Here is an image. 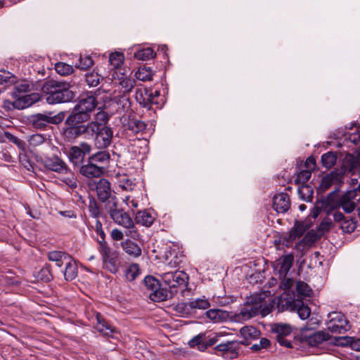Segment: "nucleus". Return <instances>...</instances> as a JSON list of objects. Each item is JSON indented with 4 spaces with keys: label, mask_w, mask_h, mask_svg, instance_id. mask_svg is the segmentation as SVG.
Listing matches in <instances>:
<instances>
[{
    "label": "nucleus",
    "mask_w": 360,
    "mask_h": 360,
    "mask_svg": "<svg viewBox=\"0 0 360 360\" xmlns=\"http://www.w3.org/2000/svg\"><path fill=\"white\" fill-rule=\"evenodd\" d=\"M97 241L98 243V250L101 255V257L110 254L111 252L110 248L108 247L107 242L105 241V237L103 238H97Z\"/></svg>",
    "instance_id": "nucleus-61"
},
{
    "label": "nucleus",
    "mask_w": 360,
    "mask_h": 360,
    "mask_svg": "<svg viewBox=\"0 0 360 360\" xmlns=\"http://www.w3.org/2000/svg\"><path fill=\"white\" fill-rule=\"evenodd\" d=\"M290 207V197L286 193L276 194L273 198V208L278 213H285Z\"/></svg>",
    "instance_id": "nucleus-23"
},
{
    "label": "nucleus",
    "mask_w": 360,
    "mask_h": 360,
    "mask_svg": "<svg viewBox=\"0 0 360 360\" xmlns=\"http://www.w3.org/2000/svg\"><path fill=\"white\" fill-rule=\"evenodd\" d=\"M84 115L72 110L65 120L62 136L65 141L73 143L78 138L89 132L91 122Z\"/></svg>",
    "instance_id": "nucleus-3"
},
{
    "label": "nucleus",
    "mask_w": 360,
    "mask_h": 360,
    "mask_svg": "<svg viewBox=\"0 0 360 360\" xmlns=\"http://www.w3.org/2000/svg\"><path fill=\"white\" fill-rule=\"evenodd\" d=\"M92 147L87 142L82 141L79 146L70 148L68 158L75 168H79L85 161V156L90 154Z\"/></svg>",
    "instance_id": "nucleus-12"
},
{
    "label": "nucleus",
    "mask_w": 360,
    "mask_h": 360,
    "mask_svg": "<svg viewBox=\"0 0 360 360\" xmlns=\"http://www.w3.org/2000/svg\"><path fill=\"white\" fill-rule=\"evenodd\" d=\"M89 201L87 207L90 216L96 219H98V218L101 216V208L94 196H89Z\"/></svg>",
    "instance_id": "nucleus-37"
},
{
    "label": "nucleus",
    "mask_w": 360,
    "mask_h": 360,
    "mask_svg": "<svg viewBox=\"0 0 360 360\" xmlns=\"http://www.w3.org/2000/svg\"><path fill=\"white\" fill-rule=\"evenodd\" d=\"M127 135L134 136L139 133H143L147 128V124L137 118L136 116H129L127 123L123 125Z\"/></svg>",
    "instance_id": "nucleus-18"
},
{
    "label": "nucleus",
    "mask_w": 360,
    "mask_h": 360,
    "mask_svg": "<svg viewBox=\"0 0 360 360\" xmlns=\"http://www.w3.org/2000/svg\"><path fill=\"white\" fill-rule=\"evenodd\" d=\"M124 56L121 52L115 51L110 54L109 62L110 65L115 69L121 68L124 64Z\"/></svg>",
    "instance_id": "nucleus-44"
},
{
    "label": "nucleus",
    "mask_w": 360,
    "mask_h": 360,
    "mask_svg": "<svg viewBox=\"0 0 360 360\" xmlns=\"http://www.w3.org/2000/svg\"><path fill=\"white\" fill-rule=\"evenodd\" d=\"M56 71L60 75H69L73 72V67L68 63L58 62L55 64Z\"/></svg>",
    "instance_id": "nucleus-49"
},
{
    "label": "nucleus",
    "mask_w": 360,
    "mask_h": 360,
    "mask_svg": "<svg viewBox=\"0 0 360 360\" xmlns=\"http://www.w3.org/2000/svg\"><path fill=\"white\" fill-rule=\"evenodd\" d=\"M214 353L224 358L234 359L238 354V343L237 341H227L219 343L214 347Z\"/></svg>",
    "instance_id": "nucleus-17"
},
{
    "label": "nucleus",
    "mask_w": 360,
    "mask_h": 360,
    "mask_svg": "<svg viewBox=\"0 0 360 360\" xmlns=\"http://www.w3.org/2000/svg\"><path fill=\"white\" fill-rule=\"evenodd\" d=\"M41 163L45 169L59 174H66L69 171L65 162L58 156L46 158L41 160Z\"/></svg>",
    "instance_id": "nucleus-20"
},
{
    "label": "nucleus",
    "mask_w": 360,
    "mask_h": 360,
    "mask_svg": "<svg viewBox=\"0 0 360 360\" xmlns=\"http://www.w3.org/2000/svg\"><path fill=\"white\" fill-rule=\"evenodd\" d=\"M51 112L32 114L27 117V124L36 130H48L50 124L58 125L65 119V112H60L52 115Z\"/></svg>",
    "instance_id": "nucleus-6"
},
{
    "label": "nucleus",
    "mask_w": 360,
    "mask_h": 360,
    "mask_svg": "<svg viewBox=\"0 0 360 360\" xmlns=\"http://www.w3.org/2000/svg\"><path fill=\"white\" fill-rule=\"evenodd\" d=\"M165 291H167V288H166V286L165 285H163V281L162 283L160 282V286L158 288H155L153 290V292L150 293L149 297L151 300H153V302H163V301H165L167 300H170V298L161 299L162 297L158 296V295H160L159 293H160L162 292H164Z\"/></svg>",
    "instance_id": "nucleus-47"
},
{
    "label": "nucleus",
    "mask_w": 360,
    "mask_h": 360,
    "mask_svg": "<svg viewBox=\"0 0 360 360\" xmlns=\"http://www.w3.org/2000/svg\"><path fill=\"white\" fill-rule=\"evenodd\" d=\"M241 336L245 339L241 343L244 345H249V340H256L259 338L261 333L252 326H243L240 329Z\"/></svg>",
    "instance_id": "nucleus-28"
},
{
    "label": "nucleus",
    "mask_w": 360,
    "mask_h": 360,
    "mask_svg": "<svg viewBox=\"0 0 360 360\" xmlns=\"http://www.w3.org/2000/svg\"><path fill=\"white\" fill-rule=\"evenodd\" d=\"M307 226L303 221H295L293 226L291 228L288 236L283 237V243L287 247L292 245L293 241L300 238L307 231Z\"/></svg>",
    "instance_id": "nucleus-22"
},
{
    "label": "nucleus",
    "mask_w": 360,
    "mask_h": 360,
    "mask_svg": "<svg viewBox=\"0 0 360 360\" xmlns=\"http://www.w3.org/2000/svg\"><path fill=\"white\" fill-rule=\"evenodd\" d=\"M137 223L141 224L145 226H150L152 225L154 221V218L147 211L138 212L136 216Z\"/></svg>",
    "instance_id": "nucleus-41"
},
{
    "label": "nucleus",
    "mask_w": 360,
    "mask_h": 360,
    "mask_svg": "<svg viewBox=\"0 0 360 360\" xmlns=\"http://www.w3.org/2000/svg\"><path fill=\"white\" fill-rule=\"evenodd\" d=\"M13 98L14 101L11 103L13 108L22 110L38 102L41 98V96L38 93H30L20 95V96Z\"/></svg>",
    "instance_id": "nucleus-19"
},
{
    "label": "nucleus",
    "mask_w": 360,
    "mask_h": 360,
    "mask_svg": "<svg viewBox=\"0 0 360 360\" xmlns=\"http://www.w3.org/2000/svg\"><path fill=\"white\" fill-rule=\"evenodd\" d=\"M32 89V86L27 81H22L15 86L11 95L13 98H15L20 96V95L28 94Z\"/></svg>",
    "instance_id": "nucleus-36"
},
{
    "label": "nucleus",
    "mask_w": 360,
    "mask_h": 360,
    "mask_svg": "<svg viewBox=\"0 0 360 360\" xmlns=\"http://www.w3.org/2000/svg\"><path fill=\"white\" fill-rule=\"evenodd\" d=\"M141 270L139 268V265L138 264L134 263L129 266V267L125 271V276L126 278L132 281L136 278V277L140 274Z\"/></svg>",
    "instance_id": "nucleus-48"
},
{
    "label": "nucleus",
    "mask_w": 360,
    "mask_h": 360,
    "mask_svg": "<svg viewBox=\"0 0 360 360\" xmlns=\"http://www.w3.org/2000/svg\"><path fill=\"white\" fill-rule=\"evenodd\" d=\"M6 139H8L10 141L15 143L19 149L22 150V151L25 150V143L24 141L18 139L17 136L13 135L12 134L9 132H6Z\"/></svg>",
    "instance_id": "nucleus-64"
},
{
    "label": "nucleus",
    "mask_w": 360,
    "mask_h": 360,
    "mask_svg": "<svg viewBox=\"0 0 360 360\" xmlns=\"http://www.w3.org/2000/svg\"><path fill=\"white\" fill-rule=\"evenodd\" d=\"M331 336L323 330L314 331L312 328L305 326L300 330V341L310 347H318L326 341L331 339Z\"/></svg>",
    "instance_id": "nucleus-8"
},
{
    "label": "nucleus",
    "mask_w": 360,
    "mask_h": 360,
    "mask_svg": "<svg viewBox=\"0 0 360 360\" xmlns=\"http://www.w3.org/2000/svg\"><path fill=\"white\" fill-rule=\"evenodd\" d=\"M333 216L334 221L340 224V229L343 232L351 233L356 229L357 221L354 218H347L340 211L334 212V213H333Z\"/></svg>",
    "instance_id": "nucleus-21"
},
{
    "label": "nucleus",
    "mask_w": 360,
    "mask_h": 360,
    "mask_svg": "<svg viewBox=\"0 0 360 360\" xmlns=\"http://www.w3.org/2000/svg\"><path fill=\"white\" fill-rule=\"evenodd\" d=\"M101 79H103V77L94 71L85 75V81L89 86H98Z\"/></svg>",
    "instance_id": "nucleus-50"
},
{
    "label": "nucleus",
    "mask_w": 360,
    "mask_h": 360,
    "mask_svg": "<svg viewBox=\"0 0 360 360\" xmlns=\"http://www.w3.org/2000/svg\"><path fill=\"white\" fill-rule=\"evenodd\" d=\"M124 228L126 229V230L124 231V234L126 236L129 238L128 239H133L137 241H139L141 240V235L139 233L137 229L135 227L134 223L132 226Z\"/></svg>",
    "instance_id": "nucleus-59"
},
{
    "label": "nucleus",
    "mask_w": 360,
    "mask_h": 360,
    "mask_svg": "<svg viewBox=\"0 0 360 360\" xmlns=\"http://www.w3.org/2000/svg\"><path fill=\"white\" fill-rule=\"evenodd\" d=\"M354 191H347L340 195L339 189L328 193V196L321 200V208L329 214L332 211L342 208L345 213H352L356 208Z\"/></svg>",
    "instance_id": "nucleus-4"
},
{
    "label": "nucleus",
    "mask_w": 360,
    "mask_h": 360,
    "mask_svg": "<svg viewBox=\"0 0 360 360\" xmlns=\"http://www.w3.org/2000/svg\"><path fill=\"white\" fill-rule=\"evenodd\" d=\"M152 97V90L147 88H139L136 90L135 99L143 108L150 110V98Z\"/></svg>",
    "instance_id": "nucleus-29"
},
{
    "label": "nucleus",
    "mask_w": 360,
    "mask_h": 360,
    "mask_svg": "<svg viewBox=\"0 0 360 360\" xmlns=\"http://www.w3.org/2000/svg\"><path fill=\"white\" fill-rule=\"evenodd\" d=\"M337 159L336 152L328 151L322 155L321 162L323 167L330 169L335 165Z\"/></svg>",
    "instance_id": "nucleus-35"
},
{
    "label": "nucleus",
    "mask_w": 360,
    "mask_h": 360,
    "mask_svg": "<svg viewBox=\"0 0 360 360\" xmlns=\"http://www.w3.org/2000/svg\"><path fill=\"white\" fill-rule=\"evenodd\" d=\"M271 345V342L266 338H262L259 343L254 344L251 346V349L255 352L259 351L262 349H266Z\"/></svg>",
    "instance_id": "nucleus-63"
},
{
    "label": "nucleus",
    "mask_w": 360,
    "mask_h": 360,
    "mask_svg": "<svg viewBox=\"0 0 360 360\" xmlns=\"http://www.w3.org/2000/svg\"><path fill=\"white\" fill-rule=\"evenodd\" d=\"M294 257L292 255H287L276 261V269L278 270L280 276H285L292 267Z\"/></svg>",
    "instance_id": "nucleus-27"
},
{
    "label": "nucleus",
    "mask_w": 360,
    "mask_h": 360,
    "mask_svg": "<svg viewBox=\"0 0 360 360\" xmlns=\"http://www.w3.org/2000/svg\"><path fill=\"white\" fill-rule=\"evenodd\" d=\"M120 85L124 94L129 93L136 85V81L131 78L123 77L120 82Z\"/></svg>",
    "instance_id": "nucleus-55"
},
{
    "label": "nucleus",
    "mask_w": 360,
    "mask_h": 360,
    "mask_svg": "<svg viewBox=\"0 0 360 360\" xmlns=\"http://www.w3.org/2000/svg\"><path fill=\"white\" fill-rule=\"evenodd\" d=\"M298 194L302 200L311 202L313 200L314 189L309 184H302L298 188Z\"/></svg>",
    "instance_id": "nucleus-38"
},
{
    "label": "nucleus",
    "mask_w": 360,
    "mask_h": 360,
    "mask_svg": "<svg viewBox=\"0 0 360 360\" xmlns=\"http://www.w3.org/2000/svg\"><path fill=\"white\" fill-rule=\"evenodd\" d=\"M175 310L182 316H188L193 314L191 301L178 303L175 307Z\"/></svg>",
    "instance_id": "nucleus-46"
},
{
    "label": "nucleus",
    "mask_w": 360,
    "mask_h": 360,
    "mask_svg": "<svg viewBox=\"0 0 360 360\" xmlns=\"http://www.w3.org/2000/svg\"><path fill=\"white\" fill-rule=\"evenodd\" d=\"M71 257L70 255L64 251L52 250L47 253L48 259L55 262L58 267L65 265Z\"/></svg>",
    "instance_id": "nucleus-25"
},
{
    "label": "nucleus",
    "mask_w": 360,
    "mask_h": 360,
    "mask_svg": "<svg viewBox=\"0 0 360 360\" xmlns=\"http://www.w3.org/2000/svg\"><path fill=\"white\" fill-rule=\"evenodd\" d=\"M91 131L95 134L94 143L97 148H106L112 142V131L110 127L97 122H91Z\"/></svg>",
    "instance_id": "nucleus-9"
},
{
    "label": "nucleus",
    "mask_w": 360,
    "mask_h": 360,
    "mask_svg": "<svg viewBox=\"0 0 360 360\" xmlns=\"http://www.w3.org/2000/svg\"><path fill=\"white\" fill-rule=\"evenodd\" d=\"M296 293L297 300H299L311 297L313 295V290L307 283L299 281L296 283Z\"/></svg>",
    "instance_id": "nucleus-34"
},
{
    "label": "nucleus",
    "mask_w": 360,
    "mask_h": 360,
    "mask_svg": "<svg viewBox=\"0 0 360 360\" xmlns=\"http://www.w3.org/2000/svg\"><path fill=\"white\" fill-rule=\"evenodd\" d=\"M94 163L98 165V163H107L110 159V155L108 150L98 151L88 158Z\"/></svg>",
    "instance_id": "nucleus-39"
},
{
    "label": "nucleus",
    "mask_w": 360,
    "mask_h": 360,
    "mask_svg": "<svg viewBox=\"0 0 360 360\" xmlns=\"http://www.w3.org/2000/svg\"><path fill=\"white\" fill-rule=\"evenodd\" d=\"M95 185L98 199L105 204V209H106L112 202L119 200L117 198L113 195L110 183L106 179H100Z\"/></svg>",
    "instance_id": "nucleus-13"
},
{
    "label": "nucleus",
    "mask_w": 360,
    "mask_h": 360,
    "mask_svg": "<svg viewBox=\"0 0 360 360\" xmlns=\"http://www.w3.org/2000/svg\"><path fill=\"white\" fill-rule=\"evenodd\" d=\"M63 272L64 278L67 281H71L77 276V265L72 257L66 263L65 270Z\"/></svg>",
    "instance_id": "nucleus-32"
},
{
    "label": "nucleus",
    "mask_w": 360,
    "mask_h": 360,
    "mask_svg": "<svg viewBox=\"0 0 360 360\" xmlns=\"http://www.w3.org/2000/svg\"><path fill=\"white\" fill-rule=\"evenodd\" d=\"M39 277L44 282H49L53 279L51 273V266L49 264H46L39 272Z\"/></svg>",
    "instance_id": "nucleus-53"
},
{
    "label": "nucleus",
    "mask_w": 360,
    "mask_h": 360,
    "mask_svg": "<svg viewBox=\"0 0 360 360\" xmlns=\"http://www.w3.org/2000/svg\"><path fill=\"white\" fill-rule=\"evenodd\" d=\"M98 101L96 95L92 91H89L81 94L78 98V102L73 108L72 110L88 120L91 119V113L94 111L97 107Z\"/></svg>",
    "instance_id": "nucleus-7"
},
{
    "label": "nucleus",
    "mask_w": 360,
    "mask_h": 360,
    "mask_svg": "<svg viewBox=\"0 0 360 360\" xmlns=\"http://www.w3.org/2000/svg\"><path fill=\"white\" fill-rule=\"evenodd\" d=\"M94 65V60L89 56H80L79 63H76L75 67L77 68L86 70L90 68Z\"/></svg>",
    "instance_id": "nucleus-51"
},
{
    "label": "nucleus",
    "mask_w": 360,
    "mask_h": 360,
    "mask_svg": "<svg viewBox=\"0 0 360 360\" xmlns=\"http://www.w3.org/2000/svg\"><path fill=\"white\" fill-rule=\"evenodd\" d=\"M112 221L123 227L132 226L133 220L129 214L119 207V200L112 202L105 209Z\"/></svg>",
    "instance_id": "nucleus-11"
},
{
    "label": "nucleus",
    "mask_w": 360,
    "mask_h": 360,
    "mask_svg": "<svg viewBox=\"0 0 360 360\" xmlns=\"http://www.w3.org/2000/svg\"><path fill=\"white\" fill-rule=\"evenodd\" d=\"M188 276L184 271H171L162 275L163 285L167 291L159 293L158 296L163 298L172 299L178 292L183 293L187 288Z\"/></svg>",
    "instance_id": "nucleus-5"
},
{
    "label": "nucleus",
    "mask_w": 360,
    "mask_h": 360,
    "mask_svg": "<svg viewBox=\"0 0 360 360\" xmlns=\"http://www.w3.org/2000/svg\"><path fill=\"white\" fill-rule=\"evenodd\" d=\"M311 169H302L297 175L295 183V184H305L311 176Z\"/></svg>",
    "instance_id": "nucleus-52"
},
{
    "label": "nucleus",
    "mask_w": 360,
    "mask_h": 360,
    "mask_svg": "<svg viewBox=\"0 0 360 360\" xmlns=\"http://www.w3.org/2000/svg\"><path fill=\"white\" fill-rule=\"evenodd\" d=\"M96 319L97 321L96 328L104 335L111 336L112 333L114 332L113 327L109 324L108 322L105 319H103V316L98 312H97L96 314Z\"/></svg>",
    "instance_id": "nucleus-31"
},
{
    "label": "nucleus",
    "mask_w": 360,
    "mask_h": 360,
    "mask_svg": "<svg viewBox=\"0 0 360 360\" xmlns=\"http://www.w3.org/2000/svg\"><path fill=\"white\" fill-rule=\"evenodd\" d=\"M135 75L137 79L146 82L152 80L153 73L152 69L150 67H146L144 65L139 68Z\"/></svg>",
    "instance_id": "nucleus-40"
},
{
    "label": "nucleus",
    "mask_w": 360,
    "mask_h": 360,
    "mask_svg": "<svg viewBox=\"0 0 360 360\" xmlns=\"http://www.w3.org/2000/svg\"><path fill=\"white\" fill-rule=\"evenodd\" d=\"M360 167V154L355 156L352 154H347L342 162V168L346 173H354Z\"/></svg>",
    "instance_id": "nucleus-24"
},
{
    "label": "nucleus",
    "mask_w": 360,
    "mask_h": 360,
    "mask_svg": "<svg viewBox=\"0 0 360 360\" xmlns=\"http://www.w3.org/2000/svg\"><path fill=\"white\" fill-rule=\"evenodd\" d=\"M143 283L146 288L151 292L155 288L160 286V281L153 276H147L143 279Z\"/></svg>",
    "instance_id": "nucleus-58"
},
{
    "label": "nucleus",
    "mask_w": 360,
    "mask_h": 360,
    "mask_svg": "<svg viewBox=\"0 0 360 360\" xmlns=\"http://www.w3.org/2000/svg\"><path fill=\"white\" fill-rule=\"evenodd\" d=\"M97 241L98 243V250L101 255V257L110 254L111 252L110 248L108 247L107 242L105 241V237L103 238H97Z\"/></svg>",
    "instance_id": "nucleus-60"
},
{
    "label": "nucleus",
    "mask_w": 360,
    "mask_h": 360,
    "mask_svg": "<svg viewBox=\"0 0 360 360\" xmlns=\"http://www.w3.org/2000/svg\"><path fill=\"white\" fill-rule=\"evenodd\" d=\"M120 186L123 190L131 191L134 189L136 184L127 175H124L120 179Z\"/></svg>",
    "instance_id": "nucleus-56"
},
{
    "label": "nucleus",
    "mask_w": 360,
    "mask_h": 360,
    "mask_svg": "<svg viewBox=\"0 0 360 360\" xmlns=\"http://www.w3.org/2000/svg\"><path fill=\"white\" fill-rule=\"evenodd\" d=\"M205 335L204 334H199L193 338L189 342L188 345L191 348H194L195 347H198L199 350L201 351V346H203L204 338Z\"/></svg>",
    "instance_id": "nucleus-62"
},
{
    "label": "nucleus",
    "mask_w": 360,
    "mask_h": 360,
    "mask_svg": "<svg viewBox=\"0 0 360 360\" xmlns=\"http://www.w3.org/2000/svg\"><path fill=\"white\" fill-rule=\"evenodd\" d=\"M155 56V53L151 48H145L136 51L134 57L138 60H146L153 58Z\"/></svg>",
    "instance_id": "nucleus-42"
},
{
    "label": "nucleus",
    "mask_w": 360,
    "mask_h": 360,
    "mask_svg": "<svg viewBox=\"0 0 360 360\" xmlns=\"http://www.w3.org/2000/svg\"><path fill=\"white\" fill-rule=\"evenodd\" d=\"M271 332L276 335V339L278 342L286 348H293L294 342L289 338L295 336L292 334V327L288 323H276L271 325Z\"/></svg>",
    "instance_id": "nucleus-10"
},
{
    "label": "nucleus",
    "mask_w": 360,
    "mask_h": 360,
    "mask_svg": "<svg viewBox=\"0 0 360 360\" xmlns=\"http://www.w3.org/2000/svg\"><path fill=\"white\" fill-rule=\"evenodd\" d=\"M78 170L81 175L88 179L99 178L104 173L103 167L94 163L89 158L78 168Z\"/></svg>",
    "instance_id": "nucleus-15"
},
{
    "label": "nucleus",
    "mask_w": 360,
    "mask_h": 360,
    "mask_svg": "<svg viewBox=\"0 0 360 360\" xmlns=\"http://www.w3.org/2000/svg\"><path fill=\"white\" fill-rule=\"evenodd\" d=\"M329 321L327 322V329L333 333H345L349 323L346 316L341 312L333 311L328 314Z\"/></svg>",
    "instance_id": "nucleus-14"
},
{
    "label": "nucleus",
    "mask_w": 360,
    "mask_h": 360,
    "mask_svg": "<svg viewBox=\"0 0 360 360\" xmlns=\"http://www.w3.org/2000/svg\"><path fill=\"white\" fill-rule=\"evenodd\" d=\"M319 237L313 230L309 231L302 239L301 243L304 245L312 246L318 240Z\"/></svg>",
    "instance_id": "nucleus-54"
},
{
    "label": "nucleus",
    "mask_w": 360,
    "mask_h": 360,
    "mask_svg": "<svg viewBox=\"0 0 360 360\" xmlns=\"http://www.w3.org/2000/svg\"><path fill=\"white\" fill-rule=\"evenodd\" d=\"M206 318H207L211 322L214 323H219L226 322L228 320L232 321L240 322L243 320H235L233 319L237 314H233L220 309H212L207 310L205 313Z\"/></svg>",
    "instance_id": "nucleus-16"
},
{
    "label": "nucleus",
    "mask_w": 360,
    "mask_h": 360,
    "mask_svg": "<svg viewBox=\"0 0 360 360\" xmlns=\"http://www.w3.org/2000/svg\"><path fill=\"white\" fill-rule=\"evenodd\" d=\"M191 303L193 314L197 309H207L210 307V303L205 297L202 298L192 299L190 300Z\"/></svg>",
    "instance_id": "nucleus-43"
},
{
    "label": "nucleus",
    "mask_w": 360,
    "mask_h": 360,
    "mask_svg": "<svg viewBox=\"0 0 360 360\" xmlns=\"http://www.w3.org/2000/svg\"><path fill=\"white\" fill-rule=\"evenodd\" d=\"M247 302L249 306L242 309L240 313L235 316L233 319L246 321L257 315L264 317L273 311L276 304H277L278 310H283L284 306L282 304L281 307L279 302H276V298L271 297L269 290L254 293Z\"/></svg>",
    "instance_id": "nucleus-1"
},
{
    "label": "nucleus",
    "mask_w": 360,
    "mask_h": 360,
    "mask_svg": "<svg viewBox=\"0 0 360 360\" xmlns=\"http://www.w3.org/2000/svg\"><path fill=\"white\" fill-rule=\"evenodd\" d=\"M102 261L105 268L112 274L118 271L117 259L113 252L102 256Z\"/></svg>",
    "instance_id": "nucleus-33"
},
{
    "label": "nucleus",
    "mask_w": 360,
    "mask_h": 360,
    "mask_svg": "<svg viewBox=\"0 0 360 360\" xmlns=\"http://www.w3.org/2000/svg\"><path fill=\"white\" fill-rule=\"evenodd\" d=\"M335 345L338 346H350L355 351L360 352V338L354 339L352 337H338L335 338L332 342Z\"/></svg>",
    "instance_id": "nucleus-30"
},
{
    "label": "nucleus",
    "mask_w": 360,
    "mask_h": 360,
    "mask_svg": "<svg viewBox=\"0 0 360 360\" xmlns=\"http://www.w3.org/2000/svg\"><path fill=\"white\" fill-rule=\"evenodd\" d=\"M332 175L333 174H326L322 178L321 184L317 188L318 193H323L332 186L333 184L330 178Z\"/></svg>",
    "instance_id": "nucleus-57"
},
{
    "label": "nucleus",
    "mask_w": 360,
    "mask_h": 360,
    "mask_svg": "<svg viewBox=\"0 0 360 360\" xmlns=\"http://www.w3.org/2000/svg\"><path fill=\"white\" fill-rule=\"evenodd\" d=\"M41 93L50 105L72 102L76 96L75 92L70 89V83L53 79L44 82Z\"/></svg>",
    "instance_id": "nucleus-2"
},
{
    "label": "nucleus",
    "mask_w": 360,
    "mask_h": 360,
    "mask_svg": "<svg viewBox=\"0 0 360 360\" xmlns=\"http://www.w3.org/2000/svg\"><path fill=\"white\" fill-rule=\"evenodd\" d=\"M123 250L129 256L136 258L141 255L142 250L140 244L131 239H126L121 243Z\"/></svg>",
    "instance_id": "nucleus-26"
},
{
    "label": "nucleus",
    "mask_w": 360,
    "mask_h": 360,
    "mask_svg": "<svg viewBox=\"0 0 360 360\" xmlns=\"http://www.w3.org/2000/svg\"><path fill=\"white\" fill-rule=\"evenodd\" d=\"M16 82V77L9 72L0 70V85L8 86Z\"/></svg>",
    "instance_id": "nucleus-45"
}]
</instances>
